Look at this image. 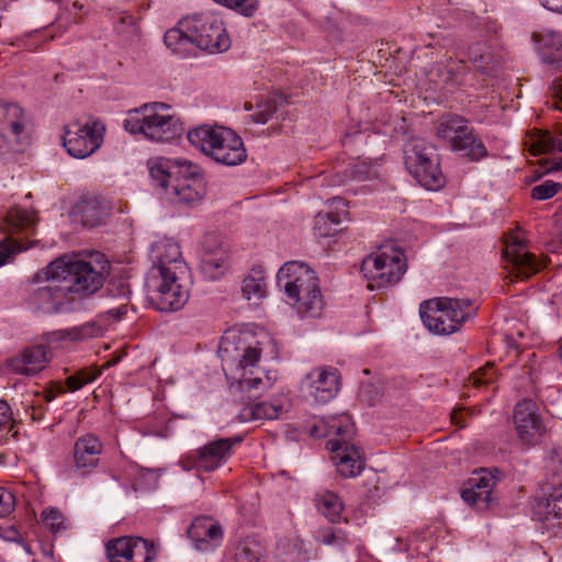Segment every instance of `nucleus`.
<instances>
[{
  "mask_svg": "<svg viewBox=\"0 0 562 562\" xmlns=\"http://www.w3.org/2000/svg\"><path fill=\"white\" fill-rule=\"evenodd\" d=\"M218 357L226 376L238 381L240 390L261 393L265 386L261 371L254 375L252 368L259 362L261 349L247 344L245 335L237 330H227L221 338Z\"/></svg>",
  "mask_w": 562,
  "mask_h": 562,
  "instance_id": "nucleus-1",
  "label": "nucleus"
},
{
  "mask_svg": "<svg viewBox=\"0 0 562 562\" xmlns=\"http://www.w3.org/2000/svg\"><path fill=\"white\" fill-rule=\"evenodd\" d=\"M277 282L301 317H318L324 307L319 281L315 272L300 261L285 262L277 273Z\"/></svg>",
  "mask_w": 562,
  "mask_h": 562,
  "instance_id": "nucleus-2",
  "label": "nucleus"
},
{
  "mask_svg": "<svg viewBox=\"0 0 562 562\" xmlns=\"http://www.w3.org/2000/svg\"><path fill=\"white\" fill-rule=\"evenodd\" d=\"M52 269L59 271L70 292L90 295L102 288L111 265L103 254L94 251L86 257H59Z\"/></svg>",
  "mask_w": 562,
  "mask_h": 562,
  "instance_id": "nucleus-3",
  "label": "nucleus"
},
{
  "mask_svg": "<svg viewBox=\"0 0 562 562\" xmlns=\"http://www.w3.org/2000/svg\"><path fill=\"white\" fill-rule=\"evenodd\" d=\"M187 138L194 148L217 164L233 167L247 159L241 137L228 127L203 124L191 128Z\"/></svg>",
  "mask_w": 562,
  "mask_h": 562,
  "instance_id": "nucleus-4",
  "label": "nucleus"
},
{
  "mask_svg": "<svg viewBox=\"0 0 562 562\" xmlns=\"http://www.w3.org/2000/svg\"><path fill=\"white\" fill-rule=\"evenodd\" d=\"M169 110L170 105L162 102L143 104L127 112L123 126L128 133L143 134L150 140H171L181 134L182 124Z\"/></svg>",
  "mask_w": 562,
  "mask_h": 562,
  "instance_id": "nucleus-5",
  "label": "nucleus"
},
{
  "mask_svg": "<svg viewBox=\"0 0 562 562\" xmlns=\"http://www.w3.org/2000/svg\"><path fill=\"white\" fill-rule=\"evenodd\" d=\"M477 304L470 299L438 297L420 304L419 314L432 333L449 335L476 315Z\"/></svg>",
  "mask_w": 562,
  "mask_h": 562,
  "instance_id": "nucleus-6",
  "label": "nucleus"
},
{
  "mask_svg": "<svg viewBox=\"0 0 562 562\" xmlns=\"http://www.w3.org/2000/svg\"><path fill=\"white\" fill-rule=\"evenodd\" d=\"M178 271H148L146 278L147 291L160 312L181 310L189 300V268L180 266Z\"/></svg>",
  "mask_w": 562,
  "mask_h": 562,
  "instance_id": "nucleus-7",
  "label": "nucleus"
},
{
  "mask_svg": "<svg viewBox=\"0 0 562 562\" xmlns=\"http://www.w3.org/2000/svg\"><path fill=\"white\" fill-rule=\"evenodd\" d=\"M406 257L396 248H382L367 256L360 270L368 281V289L380 290L397 283L406 272Z\"/></svg>",
  "mask_w": 562,
  "mask_h": 562,
  "instance_id": "nucleus-8",
  "label": "nucleus"
},
{
  "mask_svg": "<svg viewBox=\"0 0 562 562\" xmlns=\"http://www.w3.org/2000/svg\"><path fill=\"white\" fill-rule=\"evenodd\" d=\"M327 448L331 452V459L337 472L344 477L358 476L363 468L359 448L352 442L357 435L356 424H330Z\"/></svg>",
  "mask_w": 562,
  "mask_h": 562,
  "instance_id": "nucleus-9",
  "label": "nucleus"
},
{
  "mask_svg": "<svg viewBox=\"0 0 562 562\" xmlns=\"http://www.w3.org/2000/svg\"><path fill=\"white\" fill-rule=\"evenodd\" d=\"M187 29L190 42L210 53H223L231 47V38L222 19L213 12L192 14L180 22Z\"/></svg>",
  "mask_w": 562,
  "mask_h": 562,
  "instance_id": "nucleus-10",
  "label": "nucleus"
},
{
  "mask_svg": "<svg viewBox=\"0 0 562 562\" xmlns=\"http://www.w3.org/2000/svg\"><path fill=\"white\" fill-rule=\"evenodd\" d=\"M405 165L409 173L427 190L436 191L443 187L442 175L436 148L424 140H414L405 149Z\"/></svg>",
  "mask_w": 562,
  "mask_h": 562,
  "instance_id": "nucleus-11",
  "label": "nucleus"
},
{
  "mask_svg": "<svg viewBox=\"0 0 562 562\" xmlns=\"http://www.w3.org/2000/svg\"><path fill=\"white\" fill-rule=\"evenodd\" d=\"M179 176L168 187L165 198L172 204L195 206L206 194V181L200 166L188 160L177 161Z\"/></svg>",
  "mask_w": 562,
  "mask_h": 562,
  "instance_id": "nucleus-12",
  "label": "nucleus"
},
{
  "mask_svg": "<svg viewBox=\"0 0 562 562\" xmlns=\"http://www.w3.org/2000/svg\"><path fill=\"white\" fill-rule=\"evenodd\" d=\"M52 268L53 261L34 276L32 282L37 286L30 294L32 305L45 314L60 312L70 293L63 280L64 277L58 276L59 271Z\"/></svg>",
  "mask_w": 562,
  "mask_h": 562,
  "instance_id": "nucleus-13",
  "label": "nucleus"
},
{
  "mask_svg": "<svg viewBox=\"0 0 562 562\" xmlns=\"http://www.w3.org/2000/svg\"><path fill=\"white\" fill-rule=\"evenodd\" d=\"M437 135L447 140L453 150L460 151L471 160H479L487 156L485 145L461 116L442 117L437 126Z\"/></svg>",
  "mask_w": 562,
  "mask_h": 562,
  "instance_id": "nucleus-14",
  "label": "nucleus"
},
{
  "mask_svg": "<svg viewBox=\"0 0 562 562\" xmlns=\"http://www.w3.org/2000/svg\"><path fill=\"white\" fill-rule=\"evenodd\" d=\"M105 126L97 120L85 123L75 120L64 128L63 146L77 159H83L95 153L103 143Z\"/></svg>",
  "mask_w": 562,
  "mask_h": 562,
  "instance_id": "nucleus-15",
  "label": "nucleus"
},
{
  "mask_svg": "<svg viewBox=\"0 0 562 562\" xmlns=\"http://www.w3.org/2000/svg\"><path fill=\"white\" fill-rule=\"evenodd\" d=\"M30 115L18 104L2 105V148L8 154H23L31 144Z\"/></svg>",
  "mask_w": 562,
  "mask_h": 562,
  "instance_id": "nucleus-16",
  "label": "nucleus"
},
{
  "mask_svg": "<svg viewBox=\"0 0 562 562\" xmlns=\"http://www.w3.org/2000/svg\"><path fill=\"white\" fill-rule=\"evenodd\" d=\"M340 374L334 367H317L300 383L301 396L311 404H326L340 391Z\"/></svg>",
  "mask_w": 562,
  "mask_h": 562,
  "instance_id": "nucleus-17",
  "label": "nucleus"
},
{
  "mask_svg": "<svg viewBox=\"0 0 562 562\" xmlns=\"http://www.w3.org/2000/svg\"><path fill=\"white\" fill-rule=\"evenodd\" d=\"M501 481L497 468H481L472 473L461 491V497L469 506L477 510L491 509L497 504L495 486Z\"/></svg>",
  "mask_w": 562,
  "mask_h": 562,
  "instance_id": "nucleus-18",
  "label": "nucleus"
},
{
  "mask_svg": "<svg viewBox=\"0 0 562 562\" xmlns=\"http://www.w3.org/2000/svg\"><path fill=\"white\" fill-rule=\"evenodd\" d=\"M34 214L25 209L13 207L2 216V266L12 262L13 257L26 250L30 245L24 244L23 239L15 237L19 233L29 232L34 226Z\"/></svg>",
  "mask_w": 562,
  "mask_h": 562,
  "instance_id": "nucleus-19",
  "label": "nucleus"
},
{
  "mask_svg": "<svg viewBox=\"0 0 562 562\" xmlns=\"http://www.w3.org/2000/svg\"><path fill=\"white\" fill-rule=\"evenodd\" d=\"M241 441V436L214 440L199 449L195 453L183 458L180 461L181 467L186 471L196 469L212 472L228 460L233 453V446Z\"/></svg>",
  "mask_w": 562,
  "mask_h": 562,
  "instance_id": "nucleus-20",
  "label": "nucleus"
},
{
  "mask_svg": "<svg viewBox=\"0 0 562 562\" xmlns=\"http://www.w3.org/2000/svg\"><path fill=\"white\" fill-rule=\"evenodd\" d=\"M504 258L510 281L527 280L538 273L543 262L527 248V245L516 236L506 240Z\"/></svg>",
  "mask_w": 562,
  "mask_h": 562,
  "instance_id": "nucleus-21",
  "label": "nucleus"
},
{
  "mask_svg": "<svg viewBox=\"0 0 562 562\" xmlns=\"http://www.w3.org/2000/svg\"><path fill=\"white\" fill-rule=\"evenodd\" d=\"M52 359L47 345L38 344L25 347L8 360V367L15 373L34 376L43 371Z\"/></svg>",
  "mask_w": 562,
  "mask_h": 562,
  "instance_id": "nucleus-22",
  "label": "nucleus"
},
{
  "mask_svg": "<svg viewBox=\"0 0 562 562\" xmlns=\"http://www.w3.org/2000/svg\"><path fill=\"white\" fill-rule=\"evenodd\" d=\"M221 525L209 517L195 518L188 529V537L200 552H211L223 541Z\"/></svg>",
  "mask_w": 562,
  "mask_h": 562,
  "instance_id": "nucleus-23",
  "label": "nucleus"
},
{
  "mask_svg": "<svg viewBox=\"0 0 562 562\" xmlns=\"http://www.w3.org/2000/svg\"><path fill=\"white\" fill-rule=\"evenodd\" d=\"M153 267L149 271H178L180 266H187L182 259L180 246L171 238H160L151 246Z\"/></svg>",
  "mask_w": 562,
  "mask_h": 562,
  "instance_id": "nucleus-24",
  "label": "nucleus"
},
{
  "mask_svg": "<svg viewBox=\"0 0 562 562\" xmlns=\"http://www.w3.org/2000/svg\"><path fill=\"white\" fill-rule=\"evenodd\" d=\"M102 445L95 436L88 434L78 438L74 446L75 472L81 475L91 472L99 463Z\"/></svg>",
  "mask_w": 562,
  "mask_h": 562,
  "instance_id": "nucleus-25",
  "label": "nucleus"
},
{
  "mask_svg": "<svg viewBox=\"0 0 562 562\" xmlns=\"http://www.w3.org/2000/svg\"><path fill=\"white\" fill-rule=\"evenodd\" d=\"M110 322L104 315H98L94 319L85 324L59 330L57 333L60 340L83 341L91 338L101 337L109 328Z\"/></svg>",
  "mask_w": 562,
  "mask_h": 562,
  "instance_id": "nucleus-26",
  "label": "nucleus"
},
{
  "mask_svg": "<svg viewBox=\"0 0 562 562\" xmlns=\"http://www.w3.org/2000/svg\"><path fill=\"white\" fill-rule=\"evenodd\" d=\"M529 151L533 156L562 153V125L553 130H536L530 135Z\"/></svg>",
  "mask_w": 562,
  "mask_h": 562,
  "instance_id": "nucleus-27",
  "label": "nucleus"
},
{
  "mask_svg": "<svg viewBox=\"0 0 562 562\" xmlns=\"http://www.w3.org/2000/svg\"><path fill=\"white\" fill-rule=\"evenodd\" d=\"M538 50L542 61L554 68L562 66V33L546 30L538 35Z\"/></svg>",
  "mask_w": 562,
  "mask_h": 562,
  "instance_id": "nucleus-28",
  "label": "nucleus"
},
{
  "mask_svg": "<svg viewBox=\"0 0 562 562\" xmlns=\"http://www.w3.org/2000/svg\"><path fill=\"white\" fill-rule=\"evenodd\" d=\"M546 479L541 490L549 492L555 487H562V449L553 448L548 451L544 459Z\"/></svg>",
  "mask_w": 562,
  "mask_h": 562,
  "instance_id": "nucleus-29",
  "label": "nucleus"
},
{
  "mask_svg": "<svg viewBox=\"0 0 562 562\" xmlns=\"http://www.w3.org/2000/svg\"><path fill=\"white\" fill-rule=\"evenodd\" d=\"M283 406L278 403H258L243 409L239 422H271L282 417Z\"/></svg>",
  "mask_w": 562,
  "mask_h": 562,
  "instance_id": "nucleus-30",
  "label": "nucleus"
},
{
  "mask_svg": "<svg viewBox=\"0 0 562 562\" xmlns=\"http://www.w3.org/2000/svg\"><path fill=\"white\" fill-rule=\"evenodd\" d=\"M327 424H312L310 428H305L304 424H283V435L289 441H302L306 438H323L329 435Z\"/></svg>",
  "mask_w": 562,
  "mask_h": 562,
  "instance_id": "nucleus-31",
  "label": "nucleus"
},
{
  "mask_svg": "<svg viewBox=\"0 0 562 562\" xmlns=\"http://www.w3.org/2000/svg\"><path fill=\"white\" fill-rule=\"evenodd\" d=\"M232 558L234 562H262V547L254 538H244L233 548Z\"/></svg>",
  "mask_w": 562,
  "mask_h": 562,
  "instance_id": "nucleus-32",
  "label": "nucleus"
},
{
  "mask_svg": "<svg viewBox=\"0 0 562 562\" xmlns=\"http://www.w3.org/2000/svg\"><path fill=\"white\" fill-rule=\"evenodd\" d=\"M266 278L262 270L252 269L243 281V294L247 300H260L266 293Z\"/></svg>",
  "mask_w": 562,
  "mask_h": 562,
  "instance_id": "nucleus-33",
  "label": "nucleus"
},
{
  "mask_svg": "<svg viewBox=\"0 0 562 562\" xmlns=\"http://www.w3.org/2000/svg\"><path fill=\"white\" fill-rule=\"evenodd\" d=\"M318 509L330 521L337 522L344 509L342 501L331 492H325L318 498Z\"/></svg>",
  "mask_w": 562,
  "mask_h": 562,
  "instance_id": "nucleus-34",
  "label": "nucleus"
},
{
  "mask_svg": "<svg viewBox=\"0 0 562 562\" xmlns=\"http://www.w3.org/2000/svg\"><path fill=\"white\" fill-rule=\"evenodd\" d=\"M543 492L546 502L543 503V512L540 513L544 520L558 519L562 520V487H555L549 492Z\"/></svg>",
  "mask_w": 562,
  "mask_h": 562,
  "instance_id": "nucleus-35",
  "label": "nucleus"
},
{
  "mask_svg": "<svg viewBox=\"0 0 562 562\" xmlns=\"http://www.w3.org/2000/svg\"><path fill=\"white\" fill-rule=\"evenodd\" d=\"M465 69L467 66L463 60L450 59L438 69V76L447 83L463 85L465 83Z\"/></svg>",
  "mask_w": 562,
  "mask_h": 562,
  "instance_id": "nucleus-36",
  "label": "nucleus"
},
{
  "mask_svg": "<svg viewBox=\"0 0 562 562\" xmlns=\"http://www.w3.org/2000/svg\"><path fill=\"white\" fill-rule=\"evenodd\" d=\"M513 422H543L539 405L529 398L519 401L514 408Z\"/></svg>",
  "mask_w": 562,
  "mask_h": 562,
  "instance_id": "nucleus-37",
  "label": "nucleus"
},
{
  "mask_svg": "<svg viewBox=\"0 0 562 562\" xmlns=\"http://www.w3.org/2000/svg\"><path fill=\"white\" fill-rule=\"evenodd\" d=\"M136 537L125 536L108 541L105 546L106 558L110 562H122L126 558L131 541Z\"/></svg>",
  "mask_w": 562,
  "mask_h": 562,
  "instance_id": "nucleus-38",
  "label": "nucleus"
},
{
  "mask_svg": "<svg viewBox=\"0 0 562 562\" xmlns=\"http://www.w3.org/2000/svg\"><path fill=\"white\" fill-rule=\"evenodd\" d=\"M516 430L521 442L528 446L538 443L547 432L544 424H517Z\"/></svg>",
  "mask_w": 562,
  "mask_h": 562,
  "instance_id": "nucleus-39",
  "label": "nucleus"
},
{
  "mask_svg": "<svg viewBox=\"0 0 562 562\" xmlns=\"http://www.w3.org/2000/svg\"><path fill=\"white\" fill-rule=\"evenodd\" d=\"M317 540L325 546L342 548L349 542V533L340 527H327L318 531Z\"/></svg>",
  "mask_w": 562,
  "mask_h": 562,
  "instance_id": "nucleus-40",
  "label": "nucleus"
},
{
  "mask_svg": "<svg viewBox=\"0 0 562 562\" xmlns=\"http://www.w3.org/2000/svg\"><path fill=\"white\" fill-rule=\"evenodd\" d=\"M346 217V212L317 214L315 217L314 229L318 236H329L333 234V229L327 225H339L342 218Z\"/></svg>",
  "mask_w": 562,
  "mask_h": 562,
  "instance_id": "nucleus-41",
  "label": "nucleus"
},
{
  "mask_svg": "<svg viewBox=\"0 0 562 562\" xmlns=\"http://www.w3.org/2000/svg\"><path fill=\"white\" fill-rule=\"evenodd\" d=\"M133 542L134 553L132 562H154L157 552L151 541L136 537Z\"/></svg>",
  "mask_w": 562,
  "mask_h": 562,
  "instance_id": "nucleus-42",
  "label": "nucleus"
},
{
  "mask_svg": "<svg viewBox=\"0 0 562 562\" xmlns=\"http://www.w3.org/2000/svg\"><path fill=\"white\" fill-rule=\"evenodd\" d=\"M2 540L8 543L15 544V551L18 554H31L30 546L25 542L24 537L14 526L2 528Z\"/></svg>",
  "mask_w": 562,
  "mask_h": 562,
  "instance_id": "nucleus-43",
  "label": "nucleus"
},
{
  "mask_svg": "<svg viewBox=\"0 0 562 562\" xmlns=\"http://www.w3.org/2000/svg\"><path fill=\"white\" fill-rule=\"evenodd\" d=\"M562 190V183L546 180L531 189V198L538 201H546L553 198L557 193Z\"/></svg>",
  "mask_w": 562,
  "mask_h": 562,
  "instance_id": "nucleus-44",
  "label": "nucleus"
},
{
  "mask_svg": "<svg viewBox=\"0 0 562 562\" xmlns=\"http://www.w3.org/2000/svg\"><path fill=\"white\" fill-rule=\"evenodd\" d=\"M100 370H89L83 369L77 372L75 375H70L66 380L67 389L71 392L80 390L87 383L94 381L99 375H101Z\"/></svg>",
  "mask_w": 562,
  "mask_h": 562,
  "instance_id": "nucleus-45",
  "label": "nucleus"
},
{
  "mask_svg": "<svg viewBox=\"0 0 562 562\" xmlns=\"http://www.w3.org/2000/svg\"><path fill=\"white\" fill-rule=\"evenodd\" d=\"M164 42L168 48L177 52L183 44L190 42V38L187 29L181 25V29L173 27L168 30L164 36Z\"/></svg>",
  "mask_w": 562,
  "mask_h": 562,
  "instance_id": "nucleus-46",
  "label": "nucleus"
},
{
  "mask_svg": "<svg viewBox=\"0 0 562 562\" xmlns=\"http://www.w3.org/2000/svg\"><path fill=\"white\" fill-rule=\"evenodd\" d=\"M216 3L222 4L228 9L235 10L236 12L251 16L257 8L258 0H214Z\"/></svg>",
  "mask_w": 562,
  "mask_h": 562,
  "instance_id": "nucleus-47",
  "label": "nucleus"
},
{
  "mask_svg": "<svg viewBox=\"0 0 562 562\" xmlns=\"http://www.w3.org/2000/svg\"><path fill=\"white\" fill-rule=\"evenodd\" d=\"M45 526L53 532L58 533L66 530V520L63 514L55 508L46 509L42 514Z\"/></svg>",
  "mask_w": 562,
  "mask_h": 562,
  "instance_id": "nucleus-48",
  "label": "nucleus"
},
{
  "mask_svg": "<svg viewBox=\"0 0 562 562\" xmlns=\"http://www.w3.org/2000/svg\"><path fill=\"white\" fill-rule=\"evenodd\" d=\"M150 176L157 182V186L165 190V193L175 179L170 172L166 171L162 164L150 167Z\"/></svg>",
  "mask_w": 562,
  "mask_h": 562,
  "instance_id": "nucleus-49",
  "label": "nucleus"
},
{
  "mask_svg": "<svg viewBox=\"0 0 562 562\" xmlns=\"http://www.w3.org/2000/svg\"><path fill=\"white\" fill-rule=\"evenodd\" d=\"M382 396L381 389L374 384L366 383L362 384L359 391V397L362 402L368 405H374Z\"/></svg>",
  "mask_w": 562,
  "mask_h": 562,
  "instance_id": "nucleus-50",
  "label": "nucleus"
},
{
  "mask_svg": "<svg viewBox=\"0 0 562 562\" xmlns=\"http://www.w3.org/2000/svg\"><path fill=\"white\" fill-rule=\"evenodd\" d=\"M258 112H256L252 117L255 123L265 124L267 123L272 115L274 114L277 106L273 100H268L258 105Z\"/></svg>",
  "mask_w": 562,
  "mask_h": 562,
  "instance_id": "nucleus-51",
  "label": "nucleus"
},
{
  "mask_svg": "<svg viewBox=\"0 0 562 562\" xmlns=\"http://www.w3.org/2000/svg\"><path fill=\"white\" fill-rule=\"evenodd\" d=\"M469 59L477 68H485L488 55L485 54L484 44H475L469 48Z\"/></svg>",
  "mask_w": 562,
  "mask_h": 562,
  "instance_id": "nucleus-52",
  "label": "nucleus"
},
{
  "mask_svg": "<svg viewBox=\"0 0 562 562\" xmlns=\"http://www.w3.org/2000/svg\"><path fill=\"white\" fill-rule=\"evenodd\" d=\"M83 224L87 226H97L102 222V215L97 213L95 205L92 202H88L82 206Z\"/></svg>",
  "mask_w": 562,
  "mask_h": 562,
  "instance_id": "nucleus-53",
  "label": "nucleus"
},
{
  "mask_svg": "<svg viewBox=\"0 0 562 562\" xmlns=\"http://www.w3.org/2000/svg\"><path fill=\"white\" fill-rule=\"evenodd\" d=\"M493 379V367L481 368L480 370L475 371L471 376L472 384L476 387H481L483 385L491 383Z\"/></svg>",
  "mask_w": 562,
  "mask_h": 562,
  "instance_id": "nucleus-54",
  "label": "nucleus"
},
{
  "mask_svg": "<svg viewBox=\"0 0 562 562\" xmlns=\"http://www.w3.org/2000/svg\"><path fill=\"white\" fill-rule=\"evenodd\" d=\"M15 496L12 491L7 487H2V517H5L13 513L15 509Z\"/></svg>",
  "mask_w": 562,
  "mask_h": 562,
  "instance_id": "nucleus-55",
  "label": "nucleus"
},
{
  "mask_svg": "<svg viewBox=\"0 0 562 562\" xmlns=\"http://www.w3.org/2000/svg\"><path fill=\"white\" fill-rule=\"evenodd\" d=\"M552 95L554 98V108L562 110V78H558L553 81Z\"/></svg>",
  "mask_w": 562,
  "mask_h": 562,
  "instance_id": "nucleus-56",
  "label": "nucleus"
},
{
  "mask_svg": "<svg viewBox=\"0 0 562 562\" xmlns=\"http://www.w3.org/2000/svg\"><path fill=\"white\" fill-rule=\"evenodd\" d=\"M226 266V259L224 257L220 258H205L203 260V267L206 271L214 268L215 270H223Z\"/></svg>",
  "mask_w": 562,
  "mask_h": 562,
  "instance_id": "nucleus-57",
  "label": "nucleus"
},
{
  "mask_svg": "<svg viewBox=\"0 0 562 562\" xmlns=\"http://www.w3.org/2000/svg\"><path fill=\"white\" fill-rule=\"evenodd\" d=\"M541 166L544 168V170L537 176L538 178L541 177L543 173L562 170V157L553 161L548 159L541 160Z\"/></svg>",
  "mask_w": 562,
  "mask_h": 562,
  "instance_id": "nucleus-58",
  "label": "nucleus"
},
{
  "mask_svg": "<svg viewBox=\"0 0 562 562\" xmlns=\"http://www.w3.org/2000/svg\"><path fill=\"white\" fill-rule=\"evenodd\" d=\"M539 2L547 10L562 14V0H539Z\"/></svg>",
  "mask_w": 562,
  "mask_h": 562,
  "instance_id": "nucleus-59",
  "label": "nucleus"
},
{
  "mask_svg": "<svg viewBox=\"0 0 562 562\" xmlns=\"http://www.w3.org/2000/svg\"><path fill=\"white\" fill-rule=\"evenodd\" d=\"M126 313V308L124 306L110 310L103 315L106 317V319L111 323V318L114 321H119L124 314Z\"/></svg>",
  "mask_w": 562,
  "mask_h": 562,
  "instance_id": "nucleus-60",
  "label": "nucleus"
},
{
  "mask_svg": "<svg viewBox=\"0 0 562 562\" xmlns=\"http://www.w3.org/2000/svg\"><path fill=\"white\" fill-rule=\"evenodd\" d=\"M261 374L263 378L265 386L269 390L277 381V373L276 371H269L266 373L261 372Z\"/></svg>",
  "mask_w": 562,
  "mask_h": 562,
  "instance_id": "nucleus-61",
  "label": "nucleus"
},
{
  "mask_svg": "<svg viewBox=\"0 0 562 562\" xmlns=\"http://www.w3.org/2000/svg\"><path fill=\"white\" fill-rule=\"evenodd\" d=\"M66 391L61 383H55L50 390H48L47 400L52 401L56 395L61 394Z\"/></svg>",
  "mask_w": 562,
  "mask_h": 562,
  "instance_id": "nucleus-62",
  "label": "nucleus"
},
{
  "mask_svg": "<svg viewBox=\"0 0 562 562\" xmlns=\"http://www.w3.org/2000/svg\"><path fill=\"white\" fill-rule=\"evenodd\" d=\"M134 553V542L131 541L126 558L122 562H132Z\"/></svg>",
  "mask_w": 562,
  "mask_h": 562,
  "instance_id": "nucleus-63",
  "label": "nucleus"
},
{
  "mask_svg": "<svg viewBox=\"0 0 562 562\" xmlns=\"http://www.w3.org/2000/svg\"><path fill=\"white\" fill-rule=\"evenodd\" d=\"M333 204H336V209H340V207H345L346 206V203H345V200L341 199V198H335L333 200Z\"/></svg>",
  "mask_w": 562,
  "mask_h": 562,
  "instance_id": "nucleus-64",
  "label": "nucleus"
}]
</instances>
